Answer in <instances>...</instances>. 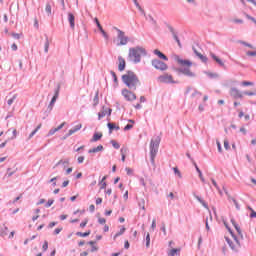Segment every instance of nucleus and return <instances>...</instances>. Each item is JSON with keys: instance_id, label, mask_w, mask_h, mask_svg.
<instances>
[{"instance_id": "nucleus-1", "label": "nucleus", "mask_w": 256, "mask_h": 256, "mask_svg": "<svg viewBox=\"0 0 256 256\" xmlns=\"http://www.w3.org/2000/svg\"><path fill=\"white\" fill-rule=\"evenodd\" d=\"M122 81L126 85V87L130 88L132 91H135L141 82L139 81V77L133 71H128L126 74L122 75Z\"/></svg>"}, {"instance_id": "nucleus-2", "label": "nucleus", "mask_w": 256, "mask_h": 256, "mask_svg": "<svg viewBox=\"0 0 256 256\" xmlns=\"http://www.w3.org/2000/svg\"><path fill=\"white\" fill-rule=\"evenodd\" d=\"M175 61H177L178 65H180V73L183 75H186V77H195V73L191 71V66L193 65V62L191 60H183L179 56H174Z\"/></svg>"}, {"instance_id": "nucleus-3", "label": "nucleus", "mask_w": 256, "mask_h": 256, "mask_svg": "<svg viewBox=\"0 0 256 256\" xmlns=\"http://www.w3.org/2000/svg\"><path fill=\"white\" fill-rule=\"evenodd\" d=\"M146 55L145 49L143 48H130L129 49V59L130 61H133L134 63H140L141 56Z\"/></svg>"}, {"instance_id": "nucleus-4", "label": "nucleus", "mask_w": 256, "mask_h": 256, "mask_svg": "<svg viewBox=\"0 0 256 256\" xmlns=\"http://www.w3.org/2000/svg\"><path fill=\"white\" fill-rule=\"evenodd\" d=\"M161 143V138H153L150 142V157L152 165H155V157L159 151V144Z\"/></svg>"}, {"instance_id": "nucleus-5", "label": "nucleus", "mask_w": 256, "mask_h": 256, "mask_svg": "<svg viewBox=\"0 0 256 256\" xmlns=\"http://www.w3.org/2000/svg\"><path fill=\"white\" fill-rule=\"evenodd\" d=\"M224 225L226 229H228L229 233L232 235L234 241H230L229 238H226L227 243L231 247V249H237V247H241V244L239 243V240H237V237L233 235V231H231V228H229V225H227L226 222H224Z\"/></svg>"}, {"instance_id": "nucleus-6", "label": "nucleus", "mask_w": 256, "mask_h": 256, "mask_svg": "<svg viewBox=\"0 0 256 256\" xmlns=\"http://www.w3.org/2000/svg\"><path fill=\"white\" fill-rule=\"evenodd\" d=\"M152 67L158 71H167L169 69V66L159 59L152 60Z\"/></svg>"}, {"instance_id": "nucleus-7", "label": "nucleus", "mask_w": 256, "mask_h": 256, "mask_svg": "<svg viewBox=\"0 0 256 256\" xmlns=\"http://www.w3.org/2000/svg\"><path fill=\"white\" fill-rule=\"evenodd\" d=\"M122 96L126 101H135L137 99V95L127 88L122 89Z\"/></svg>"}, {"instance_id": "nucleus-8", "label": "nucleus", "mask_w": 256, "mask_h": 256, "mask_svg": "<svg viewBox=\"0 0 256 256\" xmlns=\"http://www.w3.org/2000/svg\"><path fill=\"white\" fill-rule=\"evenodd\" d=\"M157 81H159V83H175V81H173V75L168 73L160 75Z\"/></svg>"}, {"instance_id": "nucleus-9", "label": "nucleus", "mask_w": 256, "mask_h": 256, "mask_svg": "<svg viewBox=\"0 0 256 256\" xmlns=\"http://www.w3.org/2000/svg\"><path fill=\"white\" fill-rule=\"evenodd\" d=\"M118 31V39L120 41V43H118L117 45L118 46H121V45H127V43H129V38H127V36H125V32L117 29Z\"/></svg>"}, {"instance_id": "nucleus-10", "label": "nucleus", "mask_w": 256, "mask_h": 256, "mask_svg": "<svg viewBox=\"0 0 256 256\" xmlns=\"http://www.w3.org/2000/svg\"><path fill=\"white\" fill-rule=\"evenodd\" d=\"M230 95L234 99H243V94L241 92H239V90H237V88H232L230 90Z\"/></svg>"}, {"instance_id": "nucleus-11", "label": "nucleus", "mask_w": 256, "mask_h": 256, "mask_svg": "<svg viewBox=\"0 0 256 256\" xmlns=\"http://www.w3.org/2000/svg\"><path fill=\"white\" fill-rule=\"evenodd\" d=\"M68 22L70 23L72 31H75V15L71 12L68 13Z\"/></svg>"}, {"instance_id": "nucleus-12", "label": "nucleus", "mask_w": 256, "mask_h": 256, "mask_svg": "<svg viewBox=\"0 0 256 256\" xmlns=\"http://www.w3.org/2000/svg\"><path fill=\"white\" fill-rule=\"evenodd\" d=\"M118 61H119V64H118V70L119 71H125V59L123 57H118Z\"/></svg>"}, {"instance_id": "nucleus-13", "label": "nucleus", "mask_w": 256, "mask_h": 256, "mask_svg": "<svg viewBox=\"0 0 256 256\" xmlns=\"http://www.w3.org/2000/svg\"><path fill=\"white\" fill-rule=\"evenodd\" d=\"M103 137V133L101 132H96L94 133L93 137L91 138L90 142L91 143H96V141L101 140V138Z\"/></svg>"}, {"instance_id": "nucleus-14", "label": "nucleus", "mask_w": 256, "mask_h": 256, "mask_svg": "<svg viewBox=\"0 0 256 256\" xmlns=\"http://www.w3.org/2000/svg\"><path fill=\"white\" fill-rule=\"evenodd\" d=\"M65 127V122H63L62 124H60L57 128H52L49 133L48 136L54 135L57 133V131H61V128Z\"/></svg>"}, {"instance_id": "nucleus-15", "label": "nucleus", "mask_w": 256, "mask_h": 256, "mask_svg": "<svg viewBox=\"0 0 256 256\" xmlns=\"http://www.w3.org/2000/svg\"><path fill=\"white\" fill-rule=\"evenodd\" d=\"M210 57H212V59L214 61H216V63H218V65H220L221 67L225 66V63H223V60H221L219 57H217V55L210 53Z\"/></svg>"}, {"instance_id": "nucleus-16", "label": "nucleus", "mask_w": 256, "mask_h": 256, "mask_svg": "<svg viewBox=\"0 0 256 256\" xmlns=\"http://www.w3.org/2000/svg\"><path fill=\"white\" fill-rule=\"evenodd\" d=\"M58 98H59V89H57V90L55 91V94H54V96H53V98H52V100H51V102H50L49 107H50L51 109H53V105H55V101H57Z\"/></svg>"}, {"instance_id": "nucleus-17", "label": "nucleus", "mask_w": 256, "mask_h": 256, "mask_svg": "<svg viewBox=\"0 0 256 256\" xmlns=\"http://www.w3.org/2000/svg\"><path fill=\"white\" fill-rule=\"evenodd\" d=\"M154 55H157V57H159V59H163L164 61H168L167 56H165V54H163L161 51H159L158 49L154 50Z\"/></svg>"}, {"instance_id": "nucleus-18", "label": "nucleus", "mask_w": 256, "mask_h": 256, "mask_svg": "<svg viewBox=\"0 0 256 256\" xmlns=\"http://www.w3.org/2000/svg\"><path fill=\"white\" fill-rule=\"evenodd\" d=\"M180 253H181V248H172V249L168 252V256L180 255Z\"/></svg>"}, {"instance_id": "nucleus-19", "label": "nucleus", "mask_w": 256, "mask_h": 256, "mask_svg": "<svg viewBox=\"0 0 256 256\" xmlns=\"http://www.w3.org/2000/svg\"><path fill=\"white\" fill-rule=\"evenodd\" d=\"M194 53L195 55H197V57H199V59L203 62V63H207V58L206 56H204L203 54H201L199 51H197V49L194 48Z\"/></svg>"}, {"instance_id": "nucleus-20", "label": "nucleus", "mask_w": 256, "mask_h": 256, "mask_svg": "<svg viewBox=\"0 0 256 256\" xmlns=\"http://www.w3.org/2000/svg\"><path fill=\"white\" fill-rule=\"evenodd\" d=\"M81 127H83L82 124H77L74 128L69 130L68 135H73V133H77V131H80Z\"/></svg>"}, {"instance_id": "nucleus-21", "label": "nucleus", "mask_w": 256, "mask_h": 256, "mask_svg": "<svg viewBox=\"0 0 256 256\" xmlns=\"http://www.w3.org/2000/svg\"><path fill=\"white\" fill-rule=\"evenodd\" d=\"M99 151H103V145H98L96 148L90 149L88 153H99Z\"/></svg>"}, {"instance_id": "nucleus-22", "label": "nucleus", "mask_w": 256, "mask_h": 256, "mask_svg": "<svg viewBox=\"0 0 256 256\" xmlns=\"http://www.w3.org/2000/svg\"><path fill=\"white\" fill-rule=\"evenodd\" d=\"M88 243H89V245H91V253H95V251H99V247L97 245H95L94 241H90Z\"/></svg>"}, {"instance_id": "nucleus-23", "label": "nucleus", "mask_w": 256, "mask_h": 256, "mask_svg": "<svg viewBox=\"0 0 256 256\" xmlns=\"http://www.w3.org/2000/svg\"><path fill=\"white\" fill-rule=\"evenodd\" d=\"M77 237H89V235H91V230H88L86 232H77L76 233Z\"/></svg>"}, {"instance_id": "nucleus-24", "label": "nucleus", "mask_w": 256, "mask_h": 256, "mask_svg": "<svg viewBox=\"0 0 256 256\" xmlns=\"http://www.w3.org/2000/svg\"><path fill=\"white\" fill-rule=\"evenodd\" d=\"M125 231H126L125 226H122L120 231L114 235V241L117 239V237H121V235H123V233H125Z\"/></svg>"}, {"instance_id": "nucleus-25", "label": "nucleus", "mask_w": 256, "mask_h": 256, "mask_svg": "<svg viewBox=\"0 0 256 256\" xmlns=\"http://www.w3.org/2000/svg\"><path fill=\"white\" fill-rule=\"evenodd\" d=\"M93 105L94 107H97V105H99V91H96V94L93 99Z\"/></svg>"}, {"instance_id": "nucleus-26", "label": "nucleus", "mask_w": 256, "mask_h": 256, "mask_svg": "<svg viewBox=\"0 0 256 256\" xmlns=\"http://www.w3.org/2000/svg\"><path fill=\"white\" fill-rule=\"evenodd\" d=\"M15 99H17V95H12V97L7 100L8 107H11V105H13Z\"/></svg>"}, {"instance_id": "nucleus-27", "label": "nucleus", "mask_w": 256, "mask_h": 256, "mask_svg": "<svg viewBox=\"0 0 256 256\" xmlns=\"http://www.w3.org/2000/svg\"><path fill=\"white\" fill-rule=\"evenodd\" d=\"M106 115H107V109L103 108V110L98 113V119L101 120Z\"/></svg>"}, {"instance_id": "nucleus-28", "label": "nucleus", "mask_w": 256, "mask_h": 256, "mask_svg": "<svg viewBox=\"0 0 256 256\" xmlns=\"http://www.w3.org/2000/svg\"><path fill=\"white\" fill-rule=\"evenodd\" d=\"M42 125L39 124L36 129L34 131L31 132V134L29 135V139H32V137L37 133V131H39V129H41Z\"/></svg>"}, {"instance_id": "nucleus-29", "label": "nucleus", "mask_w": 256, "mask_h": 256, "mask_svg": "<svg viewBox=\"0 0 256 256\" xmlns=\"http://www.w3.org/2000/svg\"><path fill=\"white\" fill-rule=\"evenodd\" d=\"M120 153L122 156V161L125 163V153H127V148H121Z\"/></svg>"}, {"instance_id": "nucleus-30", "label": "nucleus", "mask_w": 256, "mask_h": 256, "mask_svg": "<svg viewBox=\"0 0 256 256\" xmlns=\"http://www.w3.org/2000/svg\"><path fill=\"white\" fill-rule=\"evenodd\" d=\"M232 221V225L235 227L238 235H241V228L235 223V220H231Z\"/></svg>"}, {"instance_id": "nucleus-31", "label": "nucleus", "mask_w": 256, "mask_h": 256, "mask_svg": "<svg viewBox=\"0 0 256 256\" xmlns=\"http://www.w3.org/2000/svg\"><path fill=\"white\" fill-rule=\"evenodd\" d=\"M249 211H251L250 217L251 219H255L256 218V212L255 210H253V208H251L250 206H248Z\"/></svg>"}, {"instance_id": "nucleus-32", "label": "nucleus", "mask_w": 256, "mask_h": 256, "mask_svg": "<svg viewBox=\"0 0 256 256\" xmlns=\"http://www.w3.org/2000/svg\"><path fill=\"white\" fill-rule=\"evenodd\" d=\"M173 171H174L175 175H177V176L179 177V179H181V177H183V176L181 175V171H179V168L174 167V168H173Z\"/></svg>"}, {"instance_id": "nucleus-33", "label": "nucleus", "mask_w": 256, "mask_h": 256, "mask_svg": "<svg viewBox=\"0 0 256 256\" xmlns=\"http://www.w3.org/2000/svg\"><path fill=\"white\" fill-rule=\"evenodd\" d=\"M17 172V170H11V168L7 169V175L8 177H12L13 175H15V173Z\"/></svg>"}, {"instance_id": "nucleus-34", "label": "nucleus", "mask_w": 256, "mask_h": 256, "mask_svg": "<svg viewBox=\"0 0 256 256\" xmlns=\"http://www.w3.org/2000/svg\"><path fill=\"white\" fill-rule=\"evenodd\" d=\"M151 244V236L149 233L146 235V247L149 248V245Z\"/></svg>"}, {"instance_id": "nucleus-35", "label": "nucleus", "mask_w": 256, "mask_h": 256, "mask_svg": "<svg viewBox=\"0 0 256 256\" xmlns=\"http://www.w3.org/2000/svg\"><path fill=\"white\" fill-rule=\"evenodd\" d=\"M197 200L199 201V203H201V205H203V207H205V209L209 210V206L207 205V203H205V201H203L201 198L197 197Z\"/></svg>"}, {"instance_id": "nucleus-36", "label": "nucleus", "mask_w": 256, "mask_h": 256, "mask_svg": "<svg viewBox=\"0 0 256 256\" xmlns=\"http://www.w3.org/2000/svg\"><path fill=\"white\" fill-rule=\"evenodd\" d=\"M111 143H112V147H114V149H119L121 147V145H119V143L115 140H112Z\"/></svg>"}, {"instance_id": "nucleus-37", "label": "nucleus", "mask_w": 256, "mask_h": 256, "mask_svg": "<svg viewBox=\"0 0 256 256\" xmlns=\"http://www.w3.org/2000/svg\"><path fill=\"white\" fill-rule=\"evenodd\" d=\"M242 85H243V87H251V86L254 85V83L253 82H249V81H243Z\"/></svg>"}, {"instance_id": "nucleus-38", "label": "nucleus", "mask_w": 256, "mask_h": 256, "mask_svg": "<svg viewBox=\"0 0 256 256\" xmlns=\"http://www.w3.org/2000/svg\"><path fill=\"white\" fill-rule=\"evenodd\" d=\"M89 223V219H85L81 224L80 227L81 229H85V227H87V224Z\"/></svg>"}, {"instance_id": "nucleus-39", "label": "nucleus", "mask_w": 256, "mask_h": 256, "mask_svg": "<svg viewBox=\"0 0 256 256\" xmlns=\"http://www.w3.org/2000/svg\"><path fill=\"white\" fill-rule=\"evenodd\" d=\"M246 55L248 57H256V50H254V51H247Z\"/></svg>"}, {"instance_id": "nucleus-40", "label": "nucleus", "mask_w": 256, "mask_h": 256, "mask_svg": "<svg viewBox=\"0 0 256 256\" xmlns=\"http://www.w3.org/2000/svg\"><path fill=\"white\" fill-rule=\"evenodd\" d=\"M100 32L102 33V35L106 39V41H109V35L107 34V32H105V30L103 28L100 30Z\"/></svg>"}, {"instance_id": "nucleus-41", "label": "nucleus", "mask_w": 256, "mask_h": 256, "mask_svg": "<svg viewBox=\"0 0 256 256\" xmlns=\"http://www.w3.org/2000/svg\"><path fill=\"white\" fill-rule=\"evenodd\" d=\"M241 45H245V47H249L250 49H255V46L247 43V42H243V41H240Z\"/></svg>"}, {"instance_id": "nucleus-42", "label": "nucleus", "mask_w": 256, "mask_h": 256, "mask_svg": "<svg viewBox=\"0 0 256 256\" xmlns=\"http://www.w3.org/2000/svg\"><path fill=\"white\" fill-rule=\"evenodd\" d=\"M49 249V242L44 241V244L42 246V251H47Z\"/></svg>"}, {"instance_id": "nucleus-43", "label": "nucleus", "mask_w": 256, "mask_h": 256, "mask_svg": "<svg viewBox=\"0 0 256 256\" xmlns=\"http://www.w3.org/2000/svg\"><path fill=\"white\" fill-rule=\"evenodd\" d=\"M108 128L110 129V131H113V129H119V127L115 126V123H108Z\"/></svg>"}, {"instance_id": "nucleus-44", "label": "nucleus", "mask_w": 256, "mask_h": 256, "mask_svg": "<svg viewBox=\"0 0 256 256\" xmlns=\"http://www.w3.org/2000/svg\"><path fill=\"white\" fill-rule=\"evenodd\" d=\"M94 21H95L99 31H101V29H103V26H101V23L99 22V19L95 18Z\"/></svg>"}, {"instance_id": "nucleus-45", "label": "nucleus", "mask_w": 256, "mask_h": 256, "mask_svg": "<svg viewBox=\"0 0 256 256\" xmlns=\"http://www.w3.org/2000/svg\"><path fill=\"white\" fill-rule=\"evenodd\" d=\"M44 51L45 53H49V39H46Z\"/></svg>"}, {"instance_id": "nucleus-46", "label": "nucleus", "mask_w": 256, "mask_h": 256, "mask_svg": "<svg viewBox=\"0 0 256 256\" xmlns=\"http://www.w3.org/2000/svg\"><path fill=\"white\" fill-rule=\"evenodd\" d=\"M98 223L100 225H105L107 223V220L105 218H98Z\"/></svg>"}, {"instance_id": "nucleus-47", "label": "nucleus", "mask_w": 256, "mask_h": 256, "mask_svg": "<svg viewBox=\"0 0 256 256\" xmlns=\"http://www.w3.org/2000/svg\"><path fill=\"white\" fill-rule=\"evenodd\" d=\"M53 203H55V200L50 199V200H48V202L46 203L45 207L49 208V207H51V205H53Z\"/></svg>"}, {"instance_id": "nucleus-48", "label": "nucleus", "mask_w": 256, "mask_h": 256, "mask_svg": "<svg viewBox=\"0 0 256 256\" xmlns=\"http://www.w3.org/2000/svg\"><path fill=\"white\" fill-rule=\"evenodd\" d=\"M131 129H133V124H127V125L124 127V131H131Z\"/></svg>"}, {"instance_id": "nucleus-49", "label": "nucleus", "mask_w": 256, "mask_h": 256, "mask_svg": "<svg viewBox=\"0 0 256 256\" xmlns=\"http://www.w3.org/2000/svg\"><path fill=\"white\" fill-rule=\"evenodd\" d=\"M9 231L8 227H5L4 230L1 232V237L7 236V232Z\"/></svg>"}, {"instance_id": "nucleus-50", "label": "nucleus", "mask_w": 256, "mask_h": 256, "mask_svg": "<svg viewBox=\"0 0 256 256\" xmlns=\"http://www.w3.org/2000/svg\"><path fill=\"white\" fill-rule=\"evenodd\" d=\"M244 95H247L248 97H253L256 95V90L254 92H244Z\"/></svg>"}, {"instance_id": "nucleus-51", "label": "nucleus", "mask_w": 256, "mask_h": 256, "mask_svg": "<svg viewBox=\"0 0 256 256\" xmlns=\"http://www.w3.org/2000/svg\"><path fill=\"white\" fill-rule=\"evenodd\" d=\"M174 39H175L176 43L178 44V46L181 47V40H179V37L177 36V34H174Z\"/></svg>"}, {"instance_id": "nucleus-52", "label": "nucleus", "mask_w": 256, "mask_h": 256, "mask_svg": "<svg viewBox=\"0 0 256 256\" xmlns=\"http://www.w3.org/2000/svg\"><path fill=\"white\" fill-rule=\"evenodd\" d=\"M61 231H63V227L56 228V229L54 230V235H59V233H61Z\"/></svg>"}, {"instance_id": "nucleus-53", "label": "nucleus", "mask_w": 256, "mask_h": 256, "mask_svg": "<svg viewBox=\"0 0 256 256\" xmlns=\"http://www.w3.org/2000/svg\"><path fill=\"white\" fill-rule=\"evenodd\" d=\"M125 171H126L127 175H133V169L127 167V168H125Z\"/></svg>"}, {"instance_id": "nucleus-54", "label": "nucleus", "mask_w": 256, "mask_h": 256, "mask_svg": "<svg viewBox=\"0 0 256 256\" xmlns=\"http://www.w3.org/2000/svg\"><path fill=\"white\" fill-rule=\"evenodd\" d=\"M161 231L164 233V235H167V228L165 227V223L162 224Z\"/></svg>"}, {"instance_id": "nucleus-55", "label": "nucleus", "mask_w": 256, "mask_h": 256, "mask_svg": "<svg viewBox=\"0 0 256 256\" xmlns=\"http://www.w3.org/2000/svg\"><path fill=\"white\" fill-rule=\"evenodd\" d=\"M45 10H46V13L51 15V5L47 4Z\"/></svg>"}, {"instance_id": "nucleus-56", "label": "nucleus", "mask_w": 256, "mask_h": 256, "mask_svg": "<svg viewBox=\"0 0 256 256\" xmlns=\"http://www.w3.org/2000/svg\"><path fill=\"white\" fill-rule=\"evenodd\" d=\"M216 143H217L219 153H223V148H221V142L217 141Z\"/></svg>"}, {"instance_id": "nucleus-57", "label": "nucleus", "mask_w": 256, "mask_h": 256, "mask_svg": "<svg viewBox=\"0 0 256 256\" xmlns=\"http://www.w3.org/2000/svg\"><path fill=\"white\" fill-rule=\"evenodd\" d=\"M100 189H107V182H100Z\"/></svg>"}, {"instance_id": "nucleus-58", "label": "nucleus", "mask_w": 256, "mask_h": 256, "mask_svg": "<svg viewBox=\"0 0 256 256\" xmlns=\"http://www.w3.org/2000/svg\"><path fill=\"white\" fill-rule=\"evenodd\" d=\"M211 181L214 187H216V189L219 191V185L217 184V181H215V179H211Z\"/></svg>"}, {"instance_id": "nucleus-59", "label": "nucleus", "mask_w": 256, "mask_h": 256, "mask_svg": "<svg viewBox=\"0 0 256 256\" xmlns=\"http://www.w3.org/2000/svg\"><path fill=\"white\" fill-rule=\"evenodd\" d=\"M224 147L226 150H229V140H224Z\"/></svg>"}, {"instance_id": "nucleus-60", "label": "nucleus", "mask_w": 256, "mask_h": 256, "mask_svg": "<svg viewBox=\"0 0 256 256\" xmlns=\"http://www.w3.org/2000/svg\"><path fill=\"white\" fill-rule=\"evenodd\" d=\"M77 161H78V163H83V161H85V157L80 156V157H78Z\"/></svg>"}, {"instance_id": "nucleus-61", "label": "nucleus", "mask_w": 256, "mask_h": 256, "mask_svg": "<svg viewBox=\"0 0 256 256\" xmlns=\"http://www.w3.org/2000/svg\"><path fill=\"white\" fill-rule=\"evenodd\" d=\"M155 227H157V221L154 219V220L152 221L151 228H152V229H155Z\"/></svg>"}, {"instance_id": "nucleus-62", "label": "nucleus", "mask_w": 256, "mask_h": 256, "mask_svg": "<svg viewBox=\"0 0 256 256\" xmlns=\"http://www.w3.org/2000/svg\"><path fill=\"white\" fill-rule=\"evenodd\" d=\"M111 75L114 79V82L117 83V74H115V72H111Z\"/></svg>"}, {"instance_id": "nucleus-63", "label": "nucleus", "mask_w": 256, "mask_h": 256, "mask_svg": "<svg viewBox=\"0 0 256 256\" xmlns=\"http://www.w3.org/2000/svg\"><path fill=\"white\" fill-rule=\"evenodd\" d=\"M11 49H12V51H17V49H18L17 44H15V43L12 44Z\"/></svg>"}, {"instance_id": "nucleus-64", "label": "nucleus", "mask_w": 256, "mask_h": 256, "mask_svg": "<svg viewBox=\"0 0 256 256\" xmlns=\"http://www.w3.org/2000/svg\"><path fill=\"white\" fill-rule=\"evenodd\" d=\"M87 255H89V252H87V251L80 253V256H87Z\"/></svg>"}]
</instances>
